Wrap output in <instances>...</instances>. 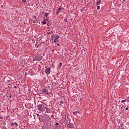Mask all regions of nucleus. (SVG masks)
<instances>
[{"label":"nucleus","instance_id":"1","mask_svg":"<svg viewBox=\"0 0 129 129\" xmlns=\"http://www.w3.org/2000/svg\"><path fill=\"white\" fill-rule=\"evenodd\" d=\"M47 108H48V107L46 104H39L37 105V109L40 111H45Z\"/></svg>","mask_w":129,"mask_h":129},{"label":"nucleus","instance_id":"2","mask_svg":"<svg viewBox=\"0 0 129 129\" xmlns=\"http://www.w3.org/2000/svg\"><path fill=\"white\" fill-rule=\"evenodd\" d=\"M49 118H50V117H49V115H45L44 116H42L40 119H39L40 120H42L44 122H49Z\"/></svg>","mask_w":129,"mask_h":129},{"label":"nucleus","instance_id":"3","mask_svg":"<svg viewBox=\"0 0 129 129\" xmlns=\"http://www.w3.org/2000/svg\"><path fill=\"white\" fill-rule=\"evenodd\" d=\"M43 59V56L39 54H37L33 58V61H41Z\"/></svg>","mask_w":129,"mask_h":129},{"label":"nucleus","instance_id":"4","mask_svg":"<svg viewBox=\"0 0 129 129\" xmlns=\"http://www.w3.org/2000/svg\"><path fill=\"white\" fill-rule=\"evenodd\" d=\"M43 94H47L49 95V89L48 88L42 89Z\"/></svg>","mask_w":129,"mask_h":129},{"label":"nucleus","instance_id":"5","mask_svg":"<svg viewBox=\"0 0 129 129\" xmlns=\"http://www.w3.org/2000/svg\"><path fill=\"white\" fill-rule=\"evenodd\" d=\"M46 74H47V75H49V74H50V72H51V68H47L45 69V71Z\"/></svg>","mask_w":129,"mask_h":129},{"label":"nucleus","instance_id":"6","mask_svg":"<svg viewBox=\"0 0 129 129\" xmlns=\"http://www.w3.org/2000/svg\"><path fill=\"white\" fill-rule=\"evenodd\" d=\"M60 38V36L58 34H56L54 36V39H53L54 43H56L57 42V40H58Z\"/></svg>","mask_w":129,"mask_h":129},{"label":"nucleus","instance_id":"7","mask_svg":"<svg viewBox=\"0 0 129 129\" xmlns=\"http://www.w3.org/2000/svg\"><path fill=\"white\" fill-rule=\"evenodd\" d=\"M68 127H69L70 128H73L74 127V125L73 124V123H70L69 124H67Z\"/></svg>","mask_w":129,"mask_h":129},{"label":"nucleus","instance_id":"8","mask_svg":"<svg viewBox=\"0 0 129 129\" xmlns=\"http://www.w3.org/2000/svg\"><path fill=\"white\" fill-rule=\"evenodd\" d=\"M47 25L48 27H50V26H52V22H51V21H49V20H47Z\"/></svg>","mask_w":129,"mask_h":129},{"label":"nucleus","instance_id":"9","mask_svg":"<svg viewBox=\"0 0 129 129\" xmlns=\"http://www.w3.org/2000/svg\"><path fill=\"white\" fill-rule=\"evenodd\" d=\"M65 119L64 120H63V123H66V122H68V121H67V119H66V115L64 116V117H62V119Z\"/></svg>","mask_w":129,"mask_h":129},{"label":"nucleus","instance_id":"10","mask_svg":"<svg viewBox=\"0 0 129 129\" xmlns=\"http://www.w3.org/2000/svg\"><path fill=\"white\" fill-rule=\"evenodd\" d=\"M101 4H102V2H101V0H97L96 5H97V6H98V5H101Z\"/></svg>","mask_w":129,"mask_h":129},{"label":"nucleus","instance_id":"11","mask_svg":"<svg viewBox=\"0 0 129 129\" xmlns=\"http://www.w3.org/2000/svg\"><path fill=\"white\" fill-rule=\"evenodd\" d=\"M60 11H62V8H59L58 9L57 11H56V15H58V14L60 13Z\"/></svg>","mask_w":129,"mask_h":129},{"label":"nucleus","instance_id":"12","mask_svg":"<svg viewBox=\"0 0 129 129\" xmlns=\"http://www.w3.org/2000/svg\"><path fill=\"white\" fill-rule=\"evenodd\" d=\"M47 24V22H46V19L44 20V21L42 22V25H46Z\"/></svg>","mask_w":129,"mask_h":129},{"label":"nucleus","instance_id":"13","mask_svg":"<svg viewBox=\"0 0 129 129\" xmlns=\"http://www.w3.org/2000/svg\"><path fill=\"white\" fill-rule=\"evenodd\" d=\"M36 24H38V20H37V19H36V20H34L33 21V24H36Z\"/></svg>","mask_w":129,"mask_h":129},{"label":"nucleus","instance_id":"14","mask_svg":"<svg viewBox=\"0 0 129 129\" xmlns=\"http://www.w3.org/2000/svg\"><path fill=\"white\" fill-rule=\"evenodd\" d=\"M126 101L127 102V101L126 100V99L122 100V101H121V102L122 103H123V102H126Z\"/></svg>","mask_w":129,"mask_h":129},{"label":"nucleus","instance_id":"15","mask_svg":"<svg viewBox=\"0 0 129 129\" xmlns=\"http://www.w3.org/2000/svg\"><path fill=\"white\" fill-rule=\"evenodd\" d=\"M62 65V62H60L58 64V67H61Z\"/></svg>","mask_w":129,"mask_h":129},{"label":"nucleus","instance_id":"16","mask_svg":"<svg viewBox=\"0 0 129 129\" xmlns=\"http://www.w3.org/2000/svg\"><path fill=\"white\" fill-rule=\"evenodd\" d=\"M14 125L18 126V125H19V124L18 123H17L16 122H14Z\"/></svg>","mask_w":129,"mask_h":129},{"label":"nucleus","instance_id":"17","mask_svg":"<svg viewBox=\"0 0 129 129\" xmlns=\"http://www.w3.org/2000/svg\"><path fill=\"white\" fill-rule=\"evenodd\" d=\"M73 114H74V115H77V111H75L73 112Z\"/></svg>","mask_w":129,"mask_h":129},{"label":"nucleus","instance_id":"18","mask_svg":"<svg viewBox=\"0 0 129 129\" xmlns=\"http://www.w3.org/2000/svg\"><path fill=\"white\" fill-rule=\"evenodd\" d=\"M2 129H7V127H6V126H3L2 127Z\"/></svg>","mask_w":129,"mask_h":129},{"label":"nucleus","instance_id":"19","mask_svg":"<svg viewBox=\"0 0 129 129\" xmlns=\"http://www.w3.org/2000/svg\"><path fill=\"white\" fill-rule=\"evenodd\" d=\"M48 15H49V14H48V13H45L44 16H45V17H48Z\"/></svg>","mask_w":129,"mask_h":129},{"label":"nucleus","instance_id":"20","mask_svg":"<svg viewBox=\"0 0 129 129\" xmlns=\"http://www.w3.org/2000/svg\"><path fill=\"white\" fill-rule=\"evenodd\" d=\"M33 18L34 19V20H37V16H33Z\"/></svg>","mask_w":129,"mask_h":129},{"label":"nucleus","instance_id":"21","mask_svg":"<svg viewBox=\"0 0 129 129\" xmlns=\"http://www.w3.org/2000/svg\"><path fill=\"white\" fill-rule=\"evenodd\" d=\"M11 125H12V126H14V125H15L14 122H12Z\"/></svg>","mask_w":129,"mask_h":129},{"label":"nucleus","instance_id":"22","mask_svg":"<svg viewBox=\"0 0 129 129\" xmlns=\"http://www.w3.org/2000/svg\"><path fill=\"white\" fill-rule=\"evenodd\" d=\"M45 110L47 112V113H49L50 112V111L48 110V109L47 108H46V109Z\"/></svg>","mask_w":129,"mask_h":129},{"label":"nucleus","instance_id":"23","mask_svg":"<svg viewBox=\"0 0 129 129\" xmlns=\"http://www.w3.org/2000/svg\"><path fill=\"white\" fill-rule=\"evenodd\" d=\"M127 102H129V97H128L126 99Z\"/></svg>","mask_w":129,"mask_h":129},{"label":"nucleus","instance_id":"24","mask_svg":"<svg viewBox=\"0 0 129 129\" xmlns=\"http://www.w3.org/2000/svg\"><path fill=\"white\" fill-rule=\"evenodd\" d=\"M22 2H23V3H26L27 0H22Z\"/></svg>","mask_w":129,"mask_h":129},{"label":"nucleus","instance_id":"25","mask_svg":"<svg viewBox=\"0 0 129 129\" xmlns=\"http://www.w3.org/2000/svg\"><path fill=\"white\" fill-rule=\"evenodd\" d=\"M100 6H97V10H100Z\"/></svg>","mask_w":129,"mask_h":129},{"label":"nucleus","instance_id":"26","mask_svg":"<svg viewBox=\"0 0 129 129\" xmlns=\"http://www.w3.org/2000/svg\"><path fill=\"white\" fill-rule=\"evenodd\" d=\"M64 22H65V23L68 22V20H67V19L64 20Z\"/></svg>","mask_w":129,"mask_h":129},{"label":"nucleus","instance_id":"27","mask_svg":"<svg viewBox=\"0 0 129 129\" xmlns=\"http://www.w3.org/2000/svg\"><path fill=\"white\" fill-rule=\"evenodd\" d=\"M50 117H51V118H54V115H51Z\"/></svg>","mask_w":129,"mask_h":129},{"label":"nucleus","instance_id":"28","mask_svg":"<svg viewBox=\"0 0 129 129\" xmlns=\"http://www.w3.org/2000/svg\"><path fill=\"white\" fill-rule=\"evenodd\" d=\"M123 125V123L121 122V123H120V126H122Z\"/></svg>","mask_w":129,"mask_h":129},{"label":"nucleus","instance_id":"29","mask_svg":"<svg viewBox=\"0 0 129 129\" xmlns=\"http://www.w3.org/2000/svg\"><path fill=\"white\" fill-rule=\"evenodd\" d=\"M55 125H59V123L56 122V123H55Z\"/></svg>","mask_w":129,"mask_h":129},{"label":"nucleus","instance_id":"30","mask_svg":"<svg viewBox=\"0 0 129 129\" xmlns=\"http://www.w3.org/2000/svg\"><path fill=\"white\" fill-rule=\"evenodd\" d=\"M47 35H50L51 34V32H47Z\"/></svg>","mask_w":129,"mask_h":129},{"label":"nucleus","instance_id":"31","mask_svg":"<svg viewBox=\"0 0 129 129\" xmlns=\"http://www.w3.org/2000/svg\"><path fill=\"white\" fill-rule=\"evenodd\" d=\"M60 103H61V104L63 103V101H61L60 102Z\"/></svg>","mask_w":129,"mask_h":129},{"label":"nucleus","instance_id":"32","mask_svg":"<svg viewBox=\"0 0 129 129\" xmlns=\"http://www.w3.org/2000/svg\"><path fill=\"white\" fill-rule=\"evenodd\" d=\"M127 109H128V107H126L125 108V110H127Z\"/></svg>","mask_w":129,"mask_h":129},{"label":"nucleus","instance_id":"33","mask_svg":"<svg viewBox=\"0 0 129 129\" xmlns=\"http://www.w3.org/2000/svg\"><path fill=\"white\" fill-rule=\"evenodd\" d=\"M0 119H3V116H0Z\"/></svg>","mask_w":129,"mask_h":129},{"label":"nucleus","instance_id":"34","mask_svg":"<svg viewBox=\"0 0 129 129\" xmlns=\"http://www.w3.org/2000/svg\"><path fill=\"white\" fill-rule=\"evenodd\" d=\"M10 98H12V95L9 96Z\"/></svg>","mask_w":129,"mask_h":129},{"label":"nucleus","instance_id":"35","mask_svg":"<svg viewBox=\"0 0 129 129\" xmlns=\"http://www.w3.org/2000/svg\"><path fill=\"white\" fill-rule=\"evenodd\" d=\"M27 74H28V73H25V76L27 75Z\"/></svg>","mask_w":129,"mask_h":129},{"label":"nucleus","instance_id":"36","mask_svg":"<svg viewBox=\"0 0 129 129\" xmlns=\"http://www.w3.org/2000/svg\"><path fill=\"white\" fill-rule=\"evenodd\" d=\"M77 112V113H79V114H80V112Z\"/></svg>","mask_w":129,"mask_h":129},{"label":"nucleus","instance_id":"37","mask_svg":"<svg viewBox=\"0 0 129 129\" xmlns=\"http://www.w3.org/2000/svg\"><path fill=\"white\" fill-rule=\"evenodd\" d=\"M43 56H45V53H43Z\"/></svg>","mask_w":129,"mask_h":129},{"label":"nucleus","instance_id":"38","mask_svg":"<svg viewBox=\"0 0 129 129\" xmlns=\"http://www.w3.org/2000/svg\"><path fill=\"white\" fill-rule=\"evenodd\" d=\"M14 88H17V86H14Z\"/></svg>","mask_w":129,"mask_h":129},{"label":"nucleus","instance_id":"39","mask_svg":"<svg viewBox=\"0 0 129 129\" xmlns=\"http://www.w3.org/2000/svg\"><path fill=\"white\" fill-rule=\"evenodd\" d=\"M121 129H124V128L122 127Z\"/></svg>","mask_w":129,"mask_h":129},{"label":"nucleus","instance_id":"40","mask_svg":"<svg viewBox=\"0 0 129 129\" xmlns=\"http://www.w3.org/2000/svg\"><path fill=\"white\" fill-rule=\"evenodd\" d=\"M7 116H8V117H10V115H8Z\"/></svg>","mask_w":129,"mask_h":129},{"label":"nucleus","instance_id":"41","mask_svg":"<svg viewBox=\"0 0 129 129\" xmlns=\"http://www.w3.org/2000/svg\"><path fill=\"white\" fill-rule=\"evenodd\" d=\"M52 33H53V32H52V31L50 32V33H51V34H52Z\"/></svg>","mask_w":129,"mask_h":129},{"label":"nucleus","instance_id":"42","mask_svg":"<svg viewBox=\"0 0 129 129\" xmlns=\"http://www.w3.org/2000/svg\"><path fill=\"white\" fill-rule=\"evenodd\" d=\"M118 129H120V126H119V127H118Z\"/></svg>","mask_w":129,"mask_h":129},{"label":"nucleus","instance_id":"43","mask_svg":"<svg viewBox=\"0 0 129 129\" xmlns=\"http://www.w3.org/2000/svg\"><path fill=\"white\" fill-rule=\"evenodd\" d=\"M59 43H58V44H57V46H59Z\"/></svg>","mask_w":129,"mask_h":129},{"label":"nucleus","instance_id":"44","mask_svg":"<svg viewBox=\"0 0 129 129\" xmlns=\"http://www.w3.org/2000/svg\"><path fill=\"white\" fill-rule=\"evenodd\" d=\"M4 124H6V123H5V122H4Z\"/></svg>","mask_w":129,"mask_h":129},{"label":"nucleus","instance_id":"45","mask_svg":"<svg viewBox=\"0 0 129 129\" xmlns=\"http://www.w3.org/2000/svg\"><path fill=\"white\" fill-rule=\"evenodd\" d=\"M56 127H58V126H56Z\"/></svg>","mask_w":129,"mask_h":129},{"label":"nucleus","instance_id":"46","mask_svg":"<svg viewBox=\"0 0 129 129\" xmlns=\"http://www.w3.org/2000/svg\"><path fill=\"white\" fill-rule=\"evenodd\" d=\"M20 129H23V128H21Z\"/></svg>","mask_w":129,"mask_h":129}]
</instances>
